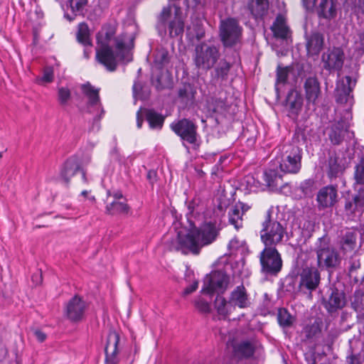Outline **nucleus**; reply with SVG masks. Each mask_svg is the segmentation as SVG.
I'll return each mask as SVG.
<instances>
[{
	"mask_svg": "<svg viewBox=\"0 0 364 364\" xmlns=\"http://www.w3.org/2000/svg\"><path fill=\"white\" fill-rule=\"evenodd\" d=\"M228 283L229 277L226 274L221 271H215L205 277L201 291L207 294H223Z\"/></svg>",
	"mask_w": 364,
	"mask_h": 364,
	"instance_id": "12",
	"label": "nucleus"
},
{
	"mask_svg": "<svg viewBox=\"0 0 364 364\" xmlns=\"http://www.w3.org/2000/svg\"><path fill=\"white\" fill-rule=\"evenodd\" d=\"M32 279L36 284H40L41 282V280H42L41 274H38L33 275L32 277Z\"/></svg>",
	"mask_w": 364,
	"mask_h": 364,
	"instance_id": "63",
	"label": "nucleus"
},
{
	"mask_svg": "<svg viewBox=\"0 0 364 364\" xmlns=\"http://www.w3.org/2000/svg\"><path fill=\"white\" fill-rule=\"evenodd\" d=\"M80 87L84 95L88 99V104L90 106H97L100 104L99 89L93 87L90 82L82 84Z\"/></svg>",
	"mask_w": 364,
	"mask_h": 364,
	"instance_id": "36",
	"label": "nucleus"
},
{
	"mask_svg": "<svg viewBox=\"0 0 364 364\" xmlns=\"http://www.w3.org/2000/svg\"><path fill=\"white\" fill-rule=\"evenodd\" d=\"M229 301L232 307H234V309L235 306H238L240 309L246 308L250 304L246 289L242 285L237 287L231 292Z\"/></svg>",
	"mask_w": 364,
	"mask_h": 364,
	"instance_id": "26",
	"label": "nucleus"
},
{
	"mask_svg": "<svg viewBox=\"0 0 364 364\" xmlns=\"http://www.w3.org/2000/svg\"><path fill=\"white\" fill-rule=\"evenodd\" d=\"M302 106L303 97L301 93L295 89L289 90L286 98V107L289 110V115L294 119H296Z\"/></svg>",
	"mask_w": 364,
	"mask_h": 364,
	"instance_id": "22",
	"label": "nucleus"
},
{
	"mask_svg": "<svg viewBox=\"0 0 364 364\" xmlns=\"http://www.w3.org/2000/svg\"><path fill=\"white\" fill-rule=\"evenodd\" d=\"M277 320L282 327H289L294 321V318L285 309H279L277 314Z\"/></svg>",
	"mask_w": 364,
	"mask_h": 364,
	"instance_id": "45",
	"label": "nucleus"
},
{
	"mask_svg": "<svg viewBox=\"0 0 364 364\" xmlns=\"http://www.w3.org/2000/svg\"><path fill=\"white\" fill-rule=\"evenodd\" d=\"M314 181L309 179L306 180L304 182H302L300 185V189L301 190L302 193L307 196L311 193L312 192V187L314 186Z\"/></svg>",
	"mask_w": 364,
	"mask_h": 364,
	"instance_id": "53",
	"label": "nucleus"
},
{
	"mask_svg": "<svg viewBox=\"0 0 364 364\" xmlns=\"http://www.w3.org/2000/svg\"><path fill=\"white\" fill-rule=\"evenodd\" d=\"M76 37L77 41L83 46H92L90 29L87 23H81L78 25Z\"/></svg>",
	"mask_w": 364,
	"mask_h": 364,
	"instance_id": "40",
	"label": "nucleus"
},
{
	"mask_svg": "<svg viewBox=\"0 0 364 364\" xmlns=\"http://www.w3.org/2000/svg\"><path fill=\"white\" fill-rule=\"evenodd\" d=\"M319 245L316 249L317 264L321 269L336 268L341 263V258L333 247L328 245L326 239H318Z\"/></svg>",
	"mask_w": 364,
	"mask_h": 364,
	"instance_id": "9",
	"label": "nucleus"
},
{
	"mask_svg": "<svg viewBox=\"0 0 364 364\" xmlns=\"http://www.w3.org/2000/svg\"><path fill=\"white\" fill-rule=\"evenodd\" d=\"M169 62L168 51L164 48H157L154 53V63L161 68Z\"/></svg>",
	"mask_w": 364,
	"mask_h": 364,
	"instance_id": "44",
	"label": "nucleus"
},
{
	"mask_svg": "<svg viewBox=\"0 0 364 364\" xmlns=\"http://www.w3.org/2000/svg\"><path fill=\"white\" fill-rule=\"evenodd\" d=\"M301 149L294 144H285L282 148L281 160L277 163L280 171L285 173H297L301 167Z\"/></svg>",
	"mask_w": 364,
	"mask_h": 364,
	"instance_id": "3",
	"label": "nucleus"
},
{
	"mask_svg": "<svg viewBox=\"0 0 364 364\" xmlns=\"http://www.w3.org/2000/svg\"><path fill=\"white\" fill-rule=\"evenodd\" d=\"M171 17V7L170 6L164 7L158 18L157 23V29L161 36L166 34L167 23L170 37L173 38L183 33L184 27L183 21L177 16L170 20Z\"/></svg>",
	"mask_w": 364,
	"mask_h": 364,
	"instance_id": "8",
	"label": "nucleus"
},
{
	"mask_svg": "<svg viewBox=\"0 0 364 364\" xmlns=\"http://www.w3.org/2000/svg\"><path fill=\"white\" fill-rule=\"evenodd\" d=\"M220 234V229L215 223H206L200 228L194 227L186 232H178L176 239L169 245L170 250L181 251L186 255L199 254L201 248L214 242Z\"/></svg>",
	"mask_w": 364,
	"mask_h": 364,
	"instance_id": "2",
	"label": "nucleus"
},
{
	"mask_svg": "<svg viewBox=\"0 0 364 364\" xmlns=\"http://www.w3.org/2000/svg\"><path fill=\"white\" fill-rule=\"evenodd\" d=\"M194 91L190 85H185L179 89L178 97L183 106L192 105L194 100Z\"/></svg>",
	"mask_w": 364,
	"mask_h": 364,
	"instance_id": "41",
	"label": "nucleus"
},
{
	"mask_svg": "<svg viewBox=\"0 0 364 364\" xmlns=\"http://www.w3.org/2000/svg\"><path fill=\"white\" fill-rule=\"evenodd\" d=\"M343 7L346 11H351L354 13L358 12L357 0H343Z\"/></svg>",
	"mask_w": 364,
	"mask_h": 364,
	"instance_id": "55",
	"label": "nucleus"
},
{
	"mask_svg": "<svg viewBox=\"0 0 364 364\" xmlns=\"http://www.w3.org/2000/svg\"><path fill=\"white\" fill-rule=\"evenodd\" d=\"M271 28L276 38L287 39L290 34V30L286 23V19L282 15L277 16Z\"/></svg>",
	"mask_w": 364,
	"mask_h": 364,
	"instance_id": "33",
	"label": "nucleus"
},
{
	"mask_svg": "<svg viewBox=\"0 0 364 364\" xmlns=\"http://www.w3.org/2000/svg\"><path fill=\"white\" fill-rule=\"evenodd\" d=\"M116 26H104L97 34L96 60L108 71H114L119 63L132 60L136 34L122 33L116 36Z\"/></svg>",
	"mask_w": 364,
	"mask_h": 364,
	"instance_id": "1",
	"label": "nucleus"
},
{
	"mask_svg": "<svg viewBox=\"0 0 364 364\" xmlns=\"http://www.w3.org/2000/svg\"><path fill=\"white\" fill-rule=\"evenodd\" d=\"M242 215L238 205L233 207L228 213L230 223L237 230L242 226Z\"/></svg>",
	"mask_w": 364,
	"mask_h": 364,
	"instance_id": "43",
	"label": "nucleus"
},
{
	"mask_svg": "<svg viewBox=\"0 0 364 364\" xmlns=\"http://www.w3.org/2000/svg\"><path fill=\"white\" fill-rule=\"evenodd\" d=\"M54 72L52 67H46L43 70V76L41 81L45 82H51L53 80Z\"/></svg>",
	"mask_w": 364,
	"mask_h": 364,
	"instance_id": "52",
	"label": "nucleus"
},
{
	"mask_svg": "<svg viewBox=\"0 0 364 364\" xmlns=\"http://www.w3.org/2000/svg\"><path fill=\"white\" fill-rule=\"evenodd\" d=\"M71 98V91L68 87H58V101L61 106H65L68 104Z\"/></svg>",
	"mask_w": 364,
	"mask_h": 364,
	"instance_id": "48",
	"label": "nucleus"
},
{
	"mask_svg": "<svg viewBox=\"0 0 364 364\" xmlns=\"http://www.w3.org/2000/svg\"><path fill=\"white\" fill-rule=\"evenodd\" d=\"M107 196H108V197L112 198H113L112 200H123V199H125L121 191H116L114 193H111L110 191H108Z\"/></svg>",
	"mask_w": 364,
	"mask_h": 364,
	"instance_id": "59",
	"label": "nucleus"
},
{
	"mask_svg": "<svg viewBox=\"0 0 364 364\" xmlns=\"http://www.w3.org/2000/svg\"><path fill=\"white\" fill-rule=\"evenodd\" d=\"M344 59L343 50L338 47L328 48L321 57L323 68L330 73L340 72L343 68Z\"/></svg>",
	"mask_w": 364,
	"mask_h": 364,
	"instance_id": "15",
	"label": "nucleus"
},
{
	"mask_svg": "<svg viewBox=\"0 0 364 364\" xmlns=\"http://www.w3.org/2000/svg\"><path fill=\"white\" fill-rule=\"evenodd\" d=\"M364 357L360 354H351L346 358V364H363Z\"/></svg>",
	"mask_w": 364,
	"mask_h": 364,
	"instance_id": "54",
	"label": "nucleus"
},
{
	"mask_svg": "<svg viewBox=\"0 0 364 364\" xmlns=\"http://www.w3.org/2000/svg\"><path fill=\"white\" fill-rule=\"evenodd\" d=\"M88 2L89 0H65L67 10L70 11L73 15V17L70 18L69 14H67L66 16L71 21L77 16L83 15Z\"/></svg>",
	"mask_w": 364,
	"mask_h": 364,
	"instance_id": "32",
	"label": "nucleus"
},
{
	"mask_svg": "<svg viewBox=\"0 0 364 364\" xmlns=\"http://www.w3.org/2000/svg\"><path fill=\"white\" fill-rule=\"evenodd\" d=\"M338 201V186L328 185L322 187L317 193L316 202L319 210L334 206Z\"/></svg>",
	"mask_w": 364,
	"mask_h": 364,
	"instance_id": "16",
	"label": "nucleus"
},
{
	"mask_svg": "<svg viewBox=\"0 0 364 364\" xmlns=\"http://www.w3.org/2000/svg\"><path fill=\"white\" fill-rule=\"evenodd\" d=\"M355 50L360 54L364 53V31L358 36V40L355 43Z\"/></svg>",
	"mask_w": 364,
	"mask_h": 364,
	"instance_id": "57",
	"label": "nucleus"
},
{
	"mask_svg": "<svg viewBox=\"0 0 364 364\" xmlns=\"http://www.w3.org/2000/svg\"><path fill=\"white\" fill-rule=\"evenodd\" d=\"M171 129L182 140L191 144H196L198 138L197 126L188 119H182L171 124Z\"/></svg>",
	"mask_w": 364,
	"mask_h": 364,
	"instance_id": "14",
	"label": "nucleus"
},
{
	"mask_svg": "<svg viewBox=\"0 0 364 364\" xmlns=\"http://www.w3.org/2000/svg\"><path fill=\"white\" fill-rule=\"evenodd\" d=\"M230 68V65L226 60H221L215 69V76L224 80L227 77Z\"/></svg>",
	"mask_w": 364,
	"mask_h": 364,
	"instance_id": "49",
	"label": "nucleus"
},
{
	"mask_svg": "<svg viewBox=\"0 0 364 364\" xmlns=\"http://www.w3.org/2000/svg\"><path fill=\"white\" fill-rule=\"evenodd\" d=\"M282 173L280 169L278 170L277 164H274L264 172V181L271 191H277L287 185L284 183Z\"/></svg>",
	"mask_w": 364,
	"mask_h": 364,
	"instance_id": "18",
	"label": "nucleus"
},
{
	"mask_svg": "<svg viewBox=\"0 0 364 364\" xmlns=\"http://www.w3.org/2000/svg\"><path fill=\"white\" fill-rule=\"evenodd\" d=\"M323 36L318 32H313L306 36V47L309 55H318L323 46Z\"/></svg>",
	"mask_w": 364,
	"mask_h": 364,
	"instance_id": "28",
	"label": "nucleus"
},
{
	"mask_svg": "<svg viewBox=\"0 0 364 364\" xmlns=\"http://www.w3.org/2000/svg\"><path fill=\"white\" fill-rule=\"evenodd\" d=\"M259 260L264 273L276 274L282 269L281 255L274 247H265L260 253Z\"/></svg>",
	"mask_w": 364,
	"mask_h": 364,
	"instance_id": "10",
	"label": "nucleus"
},
{
	"mask_svg": "<svg viewBox=\"0 0 364 364\" xmlns=\"http://www.w3.org/2000/svg\"><path fill=\"white\" fill-rule=\"evenodd\" d=\"M196 306L203 313H208L210 309L209 303L202 299H199L196 301Z\"/></svg>",
	"mask_w": 364,
	"mask_h": 364,
	"instance_id": "56",
	"label": "nucleus"
},
{
	"mask_svg": "<svg viewBox=\"0 0 364 364\" xmlns=\"http://www.w3.org/2000/svg\"><path fill=\"white\" fill-rule=\"evenodd\" d=\"M363 290L359 289L354 291L351 299V306L355 311H360L363 309Z\"/></svg>",
	"mask_w": 364,
	"mask_h": 364,
	"instance_id": "47",
	"label": "nucleus"
},
{
	"mask_svg": "<svg viewBox=\"0 0 364 364\" xmlns=\"http://www.w3.org/2000/svg\"><path fill=\"white\" fill-rule=\"evenodd\" d=\"M306 100L308 104L315 105L321 95L320 83L316 77H309L304 82Z\"/></svg>",
	"mask_w": 364,
	"mask_h": 364,
	"instance_id": "24",
	"label": "nucleus"
},
{
	"mask_svg": "<svg viewBox=\"0 0 364 364\" xmlns=\"http://www.w3.org/2000/svg\"><path fill=\"white\" fill-rule=\"evenodd\" d=\"M258 343L255 340L242 341L234 346L237 355L242 358H250L253 355Z\"/></svg>",
	"mask_w": 364,
	"mask_h": 364,
	"instance_id": "31",
	"label": "nucleus"
},
{
	"mask_svg": "<svg viewBox=\"0 0 364 364\" xmlns=\"http://www.w3.org/2000/svg\"><path fill=\"white\" fill-rule=\"evenodd\" d=\"M261 240L265 247H272L280 243L284 237L285 229L277 220H272V211L268 210L262 223Z\"/></svg>",
	"mask_w": 364,
	"mask_h": 364,
	"instance_id": "4",
	"label": "nucleus"
},
{
	"mask_svg": "<svg viewBox=\"0 0 364 364\" xmlns=\"http://www.w3.org/2000/svg\"><path fill=\"white\" fill-rule=\"evenodd\" d=\"M355 85V81H353L350 76H346L344 80L337 85V100L341 103L347 102Z\"/></svg>",
	"mask_w": 364,
	"mask_h": 364,
	"instance_id": "27",
	"label": "nucleus"
},
{
	"mask_svg": "<svg viewBox=\"0 0 364 364\" xmlns=\"http://www.w3.org/2000/svg\"><path fill=\"white\" fill-rule=\"evenodd\" d=\"M77 173H80L82 183H87L88 179L86 177L85 172L80 168L77 159L75 158H70L64 164L60 172V176L63 181L68 184L71 178Z\"/></svg>",
	"mask_w": 364,
	"mask_h": 364,
	"instance_id": "19",
	"label": "nucleus"
},
{
	"mask_svg": "<svg viewBox=\"0 0 364 364\" xmlns=\"http://www.w3.org/2000/svg\"><path fill=\"white\" fill-rule=\"evenodd\" d=\"M319 17L331 20L337 15L336 0H321L317 9Z\"/></svg>",
	"mask_w": 364,
	"mask_h": 364,
	"instance_id": "30",
	"label": "nucleus"
},
{
	"mask_svg": "<svg viewBox=\"0 0 364 364\" xmlns=\"http://www.w3.org/2000/svg\"><path fill=\"white\" fill-rule=\"evenodd\" d=\"M245 245L246 244L245 241L235 237L230 241L228 248L232 252V253L239 251L243 252L245 249Z\"/></svg>",
	"mask_w": 364,
	"mask_h": 364,
	"instance_id": "50",
	"label": "nucleus"
},
{
	"mask_svg": "<svg viewBox=\"0 0 364 364\" xmlns=\"http://www.w3.org/2000/svg\"><path fill=\"white\" fill-rule=\"evenodd\" d=\"M106 213L109 215L127 214L129 211V206L127 203V200H112L106 205Z\"/></svg>",
	"mask_w": 364,
	"mask_h": 364,
	"instance_id": "35",
	"label": "nucleus"
},
{
	"mask_svg": "<svg viewBox=\"0 0 364 364\" xmlns=\"http://www.w3.org/2000/svg\"><path fill=\"white\" fill-rule=\"evenodd\" d=\"M151 82L158 91L171 87V80L167 73H161L153 77Z\"/></svg>",
	"mask_w": 364,
	"mask_h": 364,
	"instance_id": "39",
	"label": "nucleus"
},
{
	"mask_svg": "<svg viewBox=\"0 0 364 364\" xmlns=\"http://www.w3.org/2000/svg\"><path fill=\"white\" fill-rule=\"evenodd\" d=\"M36 339L40 342H43L46 339V334L39 329H35L33 331Z\"/></svg>",
	"mask_w": 364,
	"mask_h": 364,
	"instance_id": "60",
	"label": "nucleus"
},
{
	"mask_svg": "<svg viewBox=\"0 0 364 364\" xmlns=\"http://www.w3.org/2000/svg\"><path fill=\"white\" fill-rule=\"evenodd\" d=\"M290 70V67L282 68L279 65L277 70V82L282 84L286 83Z\"/></svg>",
	"mask_w": 364,
	"mask_h": 364,
	"instance_id": "51",
	"label": "nucleus"
},
{
	"mask_svg": "<svg viewBox=\"0 0 364 364\" xmlns=\"http://www.w3.org/2000/svg\"><path fill=\"white\" fill-rule=\"evenodd\" d=\"M353 191H348L343 196V212L349 219L364 212V186L355 187Z\"/></svg>",
	"mask_w": 364,
	"mask_h": 364,
	"instance_id": "7",
	"label": "nucleus"
},
{
	"mask_svg": "<svg viewBox=\"0 0 364 364\" xmlns=\"http://www.w3.org/2000/svg\"><path fill=\"white\" fill-rule=\"evenodd\" d=\"M220 55L216 46L201 43L196 46L193 60L198 70L208 71L213 68Z\"/></svg>",
	"mask_w": 364,
	"mask_h": 364,
	"instance_id": "5",
	"label": "nucleus"
},
{
	"mask_svg": "<svg viewBox=\"0 0 364 364\" xmlns=\"http://www.w3.org/2000/svg\"><path fill=\"white\" fill-rule=\"evenodd\" d=\"M346 269L350 277L356 282H364V268L361 267L358 255H353L346 262Z\"/></svg>",
	"mask_w": 364,
	"mask_h": 364,
	"instance_id": "25",
	"label": "nucleus"
},
{
	"mask_svg": "<svg viewBox=\"0 0 364 364\" xmlns=\"http://www.w3.org/2000/svg\"><path fill=\"white\" fill-rule=\"evenodd\" d=\"M119 336L116 331H110L107 336L105 346V364H117L119 363L117 346Z\"/></svg>",
	"mask_w": 364,
	"mask_h": 364,
	"instance_id": "20",
	"label": "nucleus"
},
{
	"mask_svg": "<svg viewBox=\"0 0 364 364\" xmlns=\"http://www.w3.org/2000/svg\"><path fill=\"white\" fill-rule=\"evenodd\" d=\"M242 28L234 18H228L220 21V37L225 47H233L240 43Z\"/></svg>",
	"mask_w": 364,
	"mask_h": 364,
	"instance_id": "6",
	"label": "nucleus"
},
{
	"mask_svg": "<svg viewBox=\"0 0 364 364\" xmlns=\"http://www.w3.org/2000/svg\"><path fill=\"white\" fill-rule=\"evenodd\" d=\"M317 0H302L304 7L308 10L311 11L315 7Z\"/></svg>",
	"mask_w": 364,
	"mask_h": 364,
	"instance_id": "61",
	"label": "nucleus"
},
{
	"mask_svg": "<svg viewBox=\"0 0 364 364\" xmlns=\"http://www.w3.org/2000/svg\"><path fill=\"white\" fill-rule=\"evenodd\" d=\"M321 327L322 321L319 319H316L313 323L306 325L304 328L303 331L305 333L306 338L310 339L316 336L321 333Z\"/></svg>",
	"mask_w": 364,
	"mask_h": 364,
	"instance_id": "42",
	"label": "nucleus"
},
{
	"mask_svg": "<svg viewBox=\"0 0 364 364\" xmlns=\"http://www.w3.org/2000/svg\"><path fill=\"white\" fill-rule=\"evenodd\" d=\"M357 233L355 231L346 229L341 232L339 245L343 252L353 251L356 246Z\"/></svg>",
	"mask_w": 364,
	"mask_h": 364,
	"instance_id": "29",
	"label": "nucleus"
},
{
	"mask_svg": "<svg viewBox=\"0 0 364 364\" xmlns=\"http://www.w3.org/2000/svg\"><path fill=\"white\" fill-rule=\"evenodd\" d=\"M353 188L364 186V154L355 163L353 172Z\"/></svg>",
	"mask_w": 364,
	"mask_h": 364,
	"instance_id": "34",
	"label": "nucleus"
},
{
	"mask_svg": "<svg viewBox=\"0 0 364 364\" xmlns=\"http://www.w3.org/2000/svg\"><path fill=\"white\" fill-rule=\"evenodd\" d=\"M321 275L319 271L314 267H306L299 274V291L304 294L311 295L320 284Z\"/></svg>",
	"mask_w": 364,
	"mask_h": 364,
	"instance_id": "13",
	"label": "nucleus"
},
{
	"mask_svg": "<svg viewBox=\"0 0 364 364\" xmlns=\"http://www.w3.org/2000/svg\"><path fill=\"white\" fill-rule=\"evenodd\" d=\"M214 306L218 314L224 317L228 316L235 310L230 301H227L223 296L220 295L215 298Z\"/></svg>",
	"mask_w": 364,
	"mask_h": 364,
	"instance_id": "37",
	"label": "nucleus"
},
{
	"mask_svg": "<svg viewBox=\"0 0 364 364\" xmlns=\"http://www.w3.org/2000/svg\"><path fill=\"white\" fill-rule=\"evenodd\" d=\"M345 294L337 289H331V292L327 299H323V305L328 312H334L341 309L346 305Z\"/></svg>",
	"mask_w": 364,
	"mask_h": 364,
	"instance_id": "23",
	"label": "nucleus"
},
{
	"mask_svg": "<svg viewBox=\"0 0 364 364\" xmlns=\"http://www.w3.org/2000/svg\"><path fill=\"white\" fill-rule=\"evenodd\" d=\"M198 286V282L194 281L191 285H189L184 289L183 294L188 295V294L193 293V291H195L197 289Z\"/></svg>",
	"mask_w": 364,
	"mask_h": 364,
	"instance_id": "58",
	"label": "nucleus"
},
{
	"mask_svg": "<svg viewBox=\"0 0 364 364\" xmlns=\"http://www.w3.org/2000/svg\"><path fill=\"white\" fill-rule=\"evenodd\" d=\"M86 308V304L82 299L75 296L65 305V315L70 321L77 322L83 318Z\"/></svg>",
	"mask_w": 364,
	"mask_h": 364,
	"instance_id": "17",
	"label": "nucleus"
},
{
	"mask_svg": "<svg viewBox=\"0 0 364 364\" xmlns=\"http://www.w3.org/2000/svg\"><path fill=\"white\" fill-rule=\"evenodd\" d=\"M147 178L150 183H153L156 178V172L154 170H150L147 173Z\"/></svg>",
	"mask_w": 364,
	"mask_h": 364,
	"instance_id": "62",
	"label": "nucleus"
},
{
	"mask_svg": "<svg viewBox=\"0 0 364 364\" xmlns=\"http://www.w3.org/2000/svg\"><path fill=\"white\" fill-rule=\"evenodd\" d=\"M146 120L148 121L151 128L160 129L163 125L164 119L161 114L152 110H149L146 112Z\"/></svg>",
	"mask_w": 364,
	"mask_h": 364,
	"instance_id": "46",
	"label": "nucleus"
},
{
	"mask_svg": "<svg viewBox=\"0 0 364 364\" xmlns=\"http://www.w3.org/2000/svg\"><path fill=\"white\" fill-rule=\"evenodd\" d=\"M349 124L343 119L338 120L329 128L328 136L331 144L339 145L342 143L346 133L349 132Z\"/></svg>",
	"mask_w": 364,
	"mask_h": 364,
	"instance_id": "21",
	"label": "nucleus"
},
{
	"mask_svg": "<svg viewBox=\"0 0 364 364\" xmlns=\"http://www.w3.org/2000/svg\"><path fill=\"white\" fill-rule=\"evenodd\" d=\"M268 6L267 0H251L249 3V9L255 18L263 16L267 13Z\"/></svg>",
	"mask_w": 364,
	"mask_h": 364,
	"instance_id": "38",
	"label": "nucleus"
},
{
	"mask_svg": "<svg viewBox=\"0 0 364 364\" xmlns=\"http://www.w3.org/2000/svg\"><path fill=\"white\" fill-rule=\"evenodd\" d=\"M196 37L198 40L201 39L204 37V31L202 30H198V31L196 34Z\"/></svg>",
	"mask_w": 364,
	"mask_h": 364,
	"instance_id": "64",
	"label": "nucleus"
},
{
	"mask_svg": "<svg viewBox=\"0 0 364 364\" xmlns=\"http://www.w3.org/2000/svg\"><path fill=\"white\" fill-rule=\"evenodd\" d=\"M347 167L345 156L336 151H330L323 164L327 177L331 180L336 179L343 174Z\"/></svg>",
	"mask_w": 364,
	"mask_h": 364,
	"instance_id": "11",
	"label": "nucleus"
}]
</instances>
